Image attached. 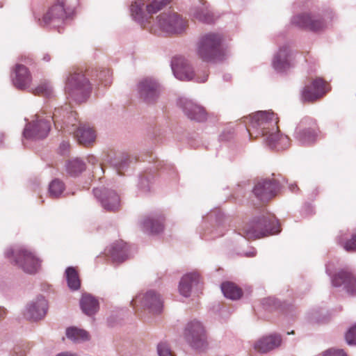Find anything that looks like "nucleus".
I'll return each mask as SVG.
<instances>
[{"instance_id":"nucleus-40","label":"nucleus","mask_w":356,"mask_h":356,"mask_svg":"<svg viewBox=\"0 0 356 356\" xmlns=\"http://www.w3.org/2000/svg\"><path fill=\"white\" fill-rule=\"evenodd\" d=\"M157 349L159 356H173L168 345L165 343H160Z\"/></svg>"},{"instance_id":"nucleus-45","label":"nucleus","mask_w":356,"mask_h":356,"mask_svg":"<svg viewBox=\"0 0 356 356\" xmlns=\"http://www.w3.org/2000/svg\"><path fill=\"white\" fill-rule=\"evenodd\" d=\"M6 316V311L3 308H0V319H2Z\"/></svg>"},{"instance_id":"nucleus-5","label":"nucleus","mask_w":356,"mask_h":356,"mask_svg":"<svg viewBox=\"0 0 356 356\" xmlns=\"http://www.w3.org/2000/svg\"><path fill=\"white\" fill-rule=\"evenodd\" d=\"M91 90L90 84L83 73L77 69L70 72L65 83V92L76 101L83 102Z\"/></svg>"},{"instance_id":"nucleus-32","label":"nucleus","mask_w":356,"mask_h":356,"mask_svg":"<svg viewBox=\"0 0 356 356\" xmlns=\"http://www.w3.org/2000/svg\"><path fill=\"white\" fill-rule=\"evenodd\" d=\"M66 335L67 338L74 341H85L88 340L89 338L88 333L86 330L76 327H70L67 329Z\"/></svg>"},{"instance_id":"nucleus-3","label":"nucleus","mask_w":356,"mask_h":356,"mask_svg":"<svg viewBox=\"0 0 356 356\" xmlns=\"http://www.w3.org/2000/svg\"><path fill=\"white\" fill-rule=\"evenodd\" d=\"M223 37L218 33H207L202 35L196 47V54L204 62H213L222 56V43Z\"/></svg>"},{"instance_id":"nucleus-11","label":"nucleus","mask_w":356,"mask_h":356,"mask_svg":"<svg viewBox=\"0 0 356 356\" xmlns=\"http://www.w3.org/2000/svg\"><path fill=\"white\" fill-rule=\"evenodd\" d=\"M66 18L65 0H56L44 14L41 22L47 25L63 21Z\"/></svg>"},{"instance_id":"nucleus-38","label":"nucleus","mask_w":356,"mask_h":356,"mask_svg":"<svg viewBox=\"0 0 356 356\" xmlns=\"http://www.w3.org/2000/svg\"><path fill=\"white\" fill-rule=\"evenodd\" d=\"M347 252L356 251V233L353 234L351 238L344 243L339 242Z\"/></svg>"},{"instance_id":"nucleus-24","label":"nucleus","mask_w":356,"mask_h":356,"mask_svg":"<svg viewBox=\"0 0 356 356\" xmlns=\"http://www.w3.org/2000/svg\"><path fill=\"white\" fill-rule=\"evenodd\" d=\"M200 283V275L197 273H191L184 275L179 282V291L184 297L191 295V289Z\"/></svg>"},{"instance_id":"nucleus-28","label":"nucleus","mask_w":356,"mask_h":356,"mask_svg":"<svg viewBox=\"0 0 356 356\" xmlns=\"http://www.w3.org/2000/svg\"><path fill=\"white\" fill-rule=\"evenodd\" d=\"M184 112L190 119L196 121H204L207 118V113L205 110L202 107L191 102H187L186 104L184 106Z\"/></svg>"},{"instance_id":"nucleus-7","label":"nucleus","mask_w":356,"mask_h":356,"mask_svg":"<svg viewBox=\"0 0 356 356\" xmlns=\"http://www.w3.org/2000/svg\"><path fill=\"white\" fill-rule=\"evenodd\" d=\"M156 26L169 34H179L185 31L187 21L177 13H162L157 17Z\"/></svg>"},{"instance_id":"nucleus-13","label":"nucleus","mask_w":356,"mask_h":356,"mask_svg":"<svg viewBox=\"0 0 356 356\" xmlns=\"http://www.w3.org/2000/svg\"><path fill=\"white\" fill-rule=\"evenodd\" d=\"M50 130V122L37 116V120L27 124L24 131V136L27 138H43Z\"/></svg>"},{"instance_id":"nucleus-15","label":"nucleus","mask_w":356,"mask_h":356,"mask_svg":"<svg viewBox=\"0 0 356 356\" xmlns=\"http://www.w3.org/2000/svg\"><path fill=\"white\" fill-rule=\"evenodd\" d=\"M11 76L13 85L20 90L29 87L32 81V76L29 70L22 64H16L15 65Z\"/></svg>"},{"instance_id":"nucleus-18","label":"nucleus","mask_w":356,"mask_h":356,"mask_svg":"<svg viewBox=\"0 0 356 356\" xmlns=\"http://www.w3.org/2000/svg\"><path fill=\"white\" fill-rule=\"evenodd\" d=\"M172 69L175 76L182 81L193 79L194 74L187 60L181 57H175L172 61Z\"/></svg>"},{"instance_id":"nucleus-34","label":"nucleus","mask_w":356,"mask_h":356,"mask_svg":"<svg viewBox=\"0 0 356 356\" xmlns=\"http://www.w3.org/2000/svg\"><path fill=\"white\" fill-rule=\"evenodd\" d=\"M65 190V184L60 179H54L49 186V195L53 198L58 197Z\"/></svg>"},{"instance_id":"nucleus-26","label":"nucleus","mask_w":356,"mask_h":356,"mask_svg":"<svg viewBox=\"0 0 356 356\" xmlns=\"http://www.w3.org/2000/svg\"><path fill=\"white\" fill-rule=\"evenodd\" d=\"M143 306L147 307L153 313L160 312L162 309V301L160 296L155 291H147L142 298Z\"/></svg>"},{"instance_id":"nucleus-8","label":"nucleus","mask_w":356,"mask_h":356,"mask_svg":"<svg viewBox=\"0 0 356 356\" xmlns=\"http://www.w3.org/2000/svg\"><path fill=\"white\" fill-rule=\"evenodd\" d=\"M292 22L294 25L313 32L322 31L327 28V24L319 15L312 13H302L295 16Z\"/></svg>"},{"instance_id":"nucleus-31","label":"nucleus","mask_w":356,"mask_h":356,"mask_svg":"<svg viewBox=\"0 0 356 356\" xmlns=\"http://www.w3.org/2000/svg\"><path fill=\"white\" fill-rule=\"evenodd\" d=\"M68 286L72 290H77L81 286V281L77 270L74 267H68L65 270Z\"/></svg>"},{"instance_id":"nucleus-47","label":"nucleus","mask_w":356,"mask_h":356,"mask_svg":"<svg viewBox=\"0 0 356 356\" xmlns=\"http://www.w3.org/2000/svg\"><path fill=\"white\" fill-rule=\"evenodd\" d=\"M208 74H205L201 79L198 80L199 82H204L207 81Z\"/></svg>"},{"instance_id":"nucleus-1","label":"nucleus","mask_w":356,"mask_h":356,"mask_svg":"<svg viewBox=\"0 0 356 356\" xmlns=\"http://www.w3.org/2000/svg\"><path fill=\"white\" fill-rule=\"evenodd\" d=\"M278 118L273 111H259L250 118L247 131L250 138H257L265 136L267 145L277 150L284 149L289 146V138L280 134Z\"/></svg>"},{"instance_id":"nucleus-37","label":"nucleus","mask_w":356,"mask_h":356,"mask_svg":"<svg viewBox=\"0 0 356 356\" xmlns=\"http://www.w3.org/2000/svg\"><path fill=\"white\" fill-rule=\"evenodd\" d=\"M297 137L302 143H309L314 140L315 131L312 129H301L299 128L297 131Z\"/></svg>"},{"instance_id":"nucleus-49","label":"nucleus","mask_w":356,"mask_h":356,"mask_svg":"<svg viewBox=\"0 0 356 356\" xmlns=\"http://www.w3.org/2000/svg\"><path fill=\"white\" fill-rule=\"evenodd\" d=\"M294 334V331H291V332H288V334Z\"/></svg>"},{"instance_id":"nucleus-10","label":"nucleus","mask_w":356,"mask_h":356,"mask_svg":"<svg viewBox=\"0 0 356 356\" xmlns=\"http://www.w3.org/2000/svg\"><path fill=\"white\" fill-rule=\"evenodd\" d=\"M278 182L275 179H264L258 181L253 188L254 195L262 202H265L277 195Z\"/></svg>"},{"instance_id":"nucleus-21","label":"nucleus","mask_w":356,"mask_h":356,"mask_svg":"<svg viewBox=\"0 0 356 356\" xmlns=\"http://www.w3.org/2000/svg\"><path fill=\"white\" fill-rule=\"evenodd\" d=\"M129 247L123 241H118L113 243L107 250V255L114 262L121 263L128 257Z\"/></svg>"},{"instance_id":"nucleus-19","label":"nucleus","mask_w":356,"mask_h":356,"mask_svg":"<svg viewBox=\"0 0 356 356\" xmlns=\"http://www.w3.org/2000/svg\"><path fill=\"white\" fill-rule=\"evenodd\" d=\"M73 131L75 138L81 145L88 146L95 142V131L88 124L79 123L76 129Z\"/></svg>"},{"instance_id":"nucleus-43","label":"nucleus","mask_w":356,"mask_h":356,"mask_svg":"<svg viewBox=\"0 0 356 356\" xmlns=\"http://www.w3.org/2000/svg\"><path fill=\"white\" fill-rule=\"evenodd\" d=\"M127 161H128V158H126L125 159H123L121 161H119L118 163H117L115 164L117 169H118V172L119 175L122 174L120 170H121V169H123L125 165H127Z\"/></svg>"},{"instance_id":"nucleus-42","label":"nucleus","mask_w":356,"mask_h":356,"mask_svg":"<svg viewBox=\"0 0 356 356\" xmlns=\"http://www.w3.org/2000/svg\"><path fill=\"white\" fill-rule=\"evenodd\" d=\"M13 352V356H25L26 354V350L20 346H15Z\"/></svg>"},{"instance_id":"nucleus-30","label":"nucleus","mask_w":356,"mask_h":356,"mask_svg":"<svg viewBox=\"0 0 356 356\" xmlns=\"http://www.w3.org/2000/svg\"><path fill=\"white\" fill-rule=\"evenodd\" d=\"M221 290L226 298L232 300L239 299L242 296V290L232 282H224L221 285Z\"/></svg>"},{"instance_id":"nucleus-17","label":"nucleus","mask_w":356,"mask_h":356,"mask_svg":"<svg viewBox=\"0 0 356 356\" xmlns=\"http://www.w3.org/2000/svg\"><path fill=\"white\" fill-rule=\"evenodd\" d=\"M95 195L100 198L104 208L108 211H116L120 208V199L119 195L113 191L102 190L96 188L94 190Z\"/></svg>"},{"instance_id":"nucleus-46","label":"nucleus","mask_w":356,"mask_h":356,"mask_svg":"<svg viewBox=\"0 0 356 356\" xmlns=\"http://www.w3.org/2000/svg\"><path fill=\"white\" fill-rule=\"evenodd\" d=\"M56 356H76V355L74 354H72V353H62L57 355Z\"/></svg>"},{"instance_id":"nucleus-22","label":"nucleus","mask_w":356,"mask_h":356,"mask_svg":"<svg viewBox=\"0 0 356 356\" xmlns=\"http://www.w3.org/2000/svg\"><path fill=\"white\" fill-rule=\"evenodd\" d=\"M47 309V301L43 298H40L29 306L25 316L29 320L38 321L45 316Z\"/></svg>"},{"instance_id":"nucleus-39","label":"nucleus","mask_w":356,"mask_h":356,"mask_svg":"<svg viewBox=\"0 0 356 356\" xmlns=\"http://www.w3.org/2000/svg\"><path fill=\"white\" fill-rule=\"evenodd\" d=\"M345 337L349 345H356V324L348 330Z\"/></svg>"},{"instance_id":"nucleus-48","label":"nucleus","mask_w":356,"mask_h":356,"mask_svg":"<svg viewBox=\"0 0 356 356\" xmlns=\"http://www.w3.org/2000/svg\"><path fill=\"white\" fill-rule=\"evenodd\" d=\"M139 300V298L137 297L136 299L134 300V302L136 303L138 302V300Z\"/></svg>"},{"instance_id":"nucleus-41","label":"nucleus","mask_w":356,"mask_h":356,"mask_svg":"<svg viewBox=\"0 0 356 356\" xmlns=\"http://www.w3.org/2000/svg\"><path fill=\"white\" fill-rule=\"evenodd\" d=\"M322 356H347L343 350L329 349L323 353Z\"/></svg>"},{"instance_id":"nucleus-20","label":"nucleus","mask_w":356,"mask_h":356,"mask_svg":"<svg viewBox=\"0 0 356 356\" xmlns=\"http://www.w3.org/2000/svg\"><path fill=\"white\" fill-rule=\"evenodd\" d=\"M332 284L335 286L344 284L349 293L356 295V277L350 272L346 270L339 272L333 278Z\"/></svg>"},{"instance_id":"nucleus-16","label":"nucleus","mask_w":356,"mask_h":356,"mask_svg":"<svg viewBox=\"0 0 356 356\" xmlns=\"http://www.w3.org/2000/svg\"><path fill=\"white\" fill-rule=\"evenodd\" d=\"M141 97L147 103L154 102L159 96V86L152 79H145L138 86Z\"/></svg>"},{"instance_id":"nucleus-29","label":"nucleus","mask_w":356,"mask_h":356,"mask_svg":"<svg viewBox=\"0 0 356 356\" xmlns=\"http://www.w3.org/2000/svg\"><path fill=\"white\" fill-rule=\"evenodd\" d=\"M80 305L83 312L88 316L95 314L99 309L98 301L89 294L82 296Z\"/></svg>"},{"instance_id":"nucleus-25","label":"nucleus","mask_w":356,"mask_h":356,"mask_svg":"<svg viewBox=\"0 0 356 356\" xmlns=\"http://www.w3.org/2000/svg\"><path fill=\"white\" fill-rule=\"evenodd\" d=\"M144 229L152 234L162 232L164 228V217L163 215H152L145 217L143 222Z\"/></svg>"},{"instance_id":"nucleus-33","label":"nucleus","mask_w":356,"mask_h":356,"mask_svg":"<svg viewBox=\"0 0 356 356\" xmlns=\"http://www.w3.org/2000/svg\"><path fill=\"white\" fill-rule=\"evenodd\" d=\"M85 168V163L79 159H74L69 161L66 165L67 172L74 176H76L83 172Z\"/></svg>"},{"instance_id":"nucleus-36","label":"nucleus","mask_w":356,"mask_h":356,"mask_svg":"<svg viewBox=\"0 0 356 356\" xmlns=\"http://www.w3.org/2000/svg\"><path fill=\"white\" fill-rule=\"evenodd\" d=\"M32 92L35 95L49 97L52 95V88L48 82L44 81L33 89Z\"/></svg>"},{"instance_id":"nucleus-4","label":"nucleus","mask_w":356,"mask_h":356,"mask_svg":"<svg viewBox=\"0 0 356 356\" xmlns=\"http://www.w3.org/2000/svg\"><path fill=\"white\" fill-rule=\"evenodd\" d=\"M6 256L10 262L15 263L29 274L37 273L41 267V260L33 252L24 248L8 249L6 252Z\"/></svg>"},{"instance_id":"nucleus-35","label":"nucleus","mask_w":356,"mask_h":356,"mask_svg":"<svg viewBox=\"0 0 356 356\" xmlns=\"http://www.w3.org/2000/svg\"><path fill=\"white\" fill-rule=\"evenodd\" d=\"M193 16L196 19L204 23L209 24L213 22V15L206 7H202L200 10H195Z\"/></svg>"},{"instance_id":"nucleus-6","label":"nucleus","mask_w":356,"mask_h":356,"mask_svg":"<svg viewBox=\"0 0 356 356\" xmlns=\"http://www.w3.org/2000/svg\"><path fill=\"white\" fill-rule=\"evenodd\" d=\"M171 0H135L131 6V15L135 19L140 22L147 21L143 10L145 6L147 13L152 15L161 10Z\"/></svg>"},{"instance_id":"nucleus-2","label":"nucleus","mask_w":356,"mask_h":356,"mask_svg":"<svg viewBox=\"0 0 356 356\" xmlns=\"http://www.w3.org/2000/svg\"><path fill=\"white\" fill-rule=\"evenodd\" d=\"M242 232L245 238L254 240L279 233L280 225L275 215L264 211L260 216L255 217L250 223L246 225Z\"/></svg>"},{"instance_id":"nucleus-12","label":"nucleus","mask_w":356,"mask_h":356,"mask_svg":"<svg viewBox=\"0 0 356 356\" xmlns=\"http://www.w3.org/2000/svg\"><path fill=\"white\" fill-rule=\"evenodd\" d=\"M77 113L75 111H69L67 107L58 108L55 109V111L51 117L54 122L56 129H65V127H68L70 125L72 127L76 126V122Z\"/></svg>"},{"instance_id":"nucleus-9","label":"nucleus","mask_w":356,"mask_h":356,"mask_svg":"<svg viewBox=\"0 0 356 356\" xmlns=\"http://www.w3.org/2000/svg\"><path fill=\"white\" fill-rule=\"evenodd\" d=\"M329 90L328 83L322 78L312 79L302 90L303 102H314L322 98Z\"/></svg>"},{"instance_id":"nucleus-27","label":"nucleus","mask_w":356,"mask_h":356,"mask_svg":"<svg viewBox=\"0 0 356 356\" xmlns=\"http://www.w3.org/2000/svg\"><path fill=\"white\" fill-rule=\"evenodd\" d=\"M273 65L277 71H284L290 67L291 53L287 47H284L279 50L274 58Z\"/></svg>"},{"instance_id":"nucleus-44","label":"nucleus","mask_w":356,"mask_h":356,"mask_svg":"<svg viewBox=\"0 0 356 356\" xmlns=\"http://www.w3.org/2000/svg\"><path fill=\"white\" fill-rule=\"evenodd\" d=\"M60 147L63 148V150H67L70 147V144L67 142H65L62 143Z\"/></svg>"},{"instance_id":"nucleus-14","label":"nucleus","mask_w":356,"mask_h":356,"mask_svg":"<svg viewBox=\"0 0 356 356\" xmlns=\"http://www.w3.org/2000/svg\"><path fill=\"white\" fill-rule=\"evenodd\" d=\"M184 335L192 346L199 348L203 344L205 331L200 322L193 321L188 323Z\"/></svg>"},{"instance_id":"nucleus-23","label":"nucleus","mask_w":356,"mask_h":356,"mask_svg":"<svg viewBox=\"0 0 356 356\" xmlns=\"http://www.w3.org/2000/svg\"><path fill=\"white\" fill-rule=\"evenodd\" d=\"M281 341L282 339L280 335L264 337L255 342L254 348L257 352L265 353L279 346Z\"/></svg>"}]
</instances>
